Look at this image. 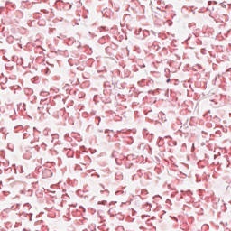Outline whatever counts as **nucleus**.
<instances>
[{"instance_id": "1", "label": "nucleus", "mask_w": 231, "mask_h": 231, "mask_svg": "<svg viewBox=\"0 0 231 231\" xmlns=\"http://www.w3.org/2000/svg\"><path fill=\"white\" fill-rule=\"evenodd\" d=\"M193 69H195V71H198V69H201V67L199 65H197L193 68Z\"/></svg>"}, {"instance_id": "2", "label": "nucleus", "mask_w": 231, "mask_h": 231, "mask_svg": "<svg viewBox=\"0 0 231 231\" xmlns=\"http://www.w3.org/2000/svg\"><path fill=\"white\" fill-rule=\"evenodd\" d=\"M221 5L223 8H226V5L225 3H222Z\"/></svg>"}, {"instance_id": "3", "label": "nucleus", "mask_w": 231, "mask_h": 231, "mask_svg": "<svg viewBox=\"0 0 231 231\" xmlns=\"http://www.w3.org/2000/svg\"><path fill=\"white\" fill-rule=\"evenodd\" d=\"M51 143H53V135H51Z\"/></svg>"}, {"instance_id": "4", "label": "nucleus", "mask_w": 231, "mask_h": 231, "mask_svg": "<svg viewBox=\"0 0 231 231\" xmlns=\"http://www.w3.org/2000/svg\"><path fill=\"white\" fill-rule=\"evenodd\" d=\"M105 133H106V134L109 133V130H106Z\"/></svg>"}, {"instance_id": "5", "label": "nucleus", "mask_w": 231, "mask_h": 231, "mask_svg": "<svg viewBox=\"0 0 231 231\" xmlns=\"http://www.w3.org/2000/svg\"><path fill=\"white\" fill-rule=\"evenodd\" d=\"M49 171V172H51V176L53 174V173H51V171H50V170H48Z\"/></svg>"}, {"instance_id": "6", "label": "nucleus", "mask_w": 231, "mask_h": 231, "mask_svg": "<svg viewBox=\"0 0 231 231\" xmlns=\"http://www.w3.org/2000/svg\"><path fill=\"white\" fill-rule=\"evenodd\" d=\"M171 79H168L167 82H170Z\"/></svg>"}]
</instances>
